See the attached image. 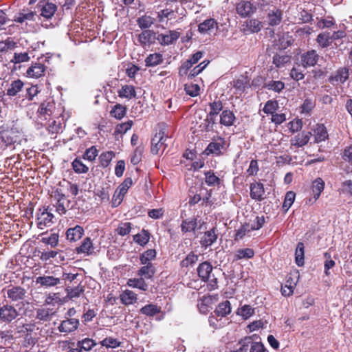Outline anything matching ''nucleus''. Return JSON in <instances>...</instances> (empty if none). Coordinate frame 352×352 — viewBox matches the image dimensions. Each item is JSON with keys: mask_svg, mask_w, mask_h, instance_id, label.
I'll return each instance as SVG.
<instances>
[{"mask_svg": "<svg viewBox=\"0 0 352 352\" xmlns=\"http://www.w3.org/2000/svg\"><path fill=\"white\" fill-rule=\"evenodd\" d=\"M197 227V219L196 217L188 218L181 224L182 231L183 232H190L195 231Z\"/></svg>", "mask_w": 352, "mask_h": 352, "instance_id": "23", "label": "nucleus"}, {"mask_svg": "<svg viewBox=\"0 0 352 352\" xmlns=\"http://www.w3.org/2000/svg\"><path fill=\"white\" fill-rule=\"evenodd\" d=\"M180 36V33L175 30H170L166 34H159L158 41L162 45H170L177 41Z\"/></svg>", "mask_w": 352, "mask_h": 352, "instance_id": "17", "label": "nucleus"}, {"mask_svg": "<svg viewBox=\"0 0 352 352\" xmlns=\"http://www.w3.org/2000/svg\"><path fill=\"white\" fill-rule=\"evenodd\" d=\"M65 291L67 292V297L69 299H72L79 297L80 294L84 292V287L80 285L74 288L67 287Z\"/></svg>", "mask_w": 352, "mask_h": 352, "instance_id": "44", "label": "nucleus"}, {"mask_svg": "<svg viewBox=\"0 0 352 352\" xmlns=\"http://www.w3.org/2000/svg\"><path fill=\"white\" fill-rule=\"evenodd\" d=\"M296 197V194L293 191H288L283 204V208L287 212L293 204Z\"/></svg>", "mask_w": 352, "mask_h": 352, "instance_id": "56", "label": "nucleus"}, {"mask_svg": "<svg viewBox=\"0 0 352 352\" xmlns=\"http://www.w3.org/2000/svg\"><path fill=\"white\" fill-rule=\"evenodd\" d=\"M163 62L162 55L160 53H154L148 55L145 59L146 67H155Z\"/></svg>", "mask_w": 352, "mask_h": 352, "instance_id": "31", "label": "nucleus"}, {"mask_svg": "<svg viewBox=\"0 0 352 352\" xmlns=\"http://www.w3.org/2000/svg\"><path fill=\"white\" fill-rule=\"evenodd\" d=\"M54 197L56 200V204L54 205L56 212L60 214H65L67 208L69 207L70 201L66 199L64 194L61 193L58 190L54 192Z\"/></svg>", "mask_w": 352, "mask_h": 352, "instance_id": "8", "label": "nucleus"}, {"mask_svg": "<svg viewBox=\"0 0 352 352\" xmlns=\"http://www.w3.org/2000/svg\"><path fill=\"white\" fill-rule=\"evenodd\" d=\"M209 61L204 60L201 62L200 64L195 67L189 73L188 78H193L199 74L208 65Z\"/></svg>", "mask_w": 352, "mask_h": 352, "instance_id": "60", "label": "nucleus"}, {"mask_svg": "<svg viewBox=\"0 0 352 352\" xmlns=\"http://www.w3.org/2000/svg\"><path fill=\"white\" fill-rule=\"evenodd\" d=\"M76 250L78 254L83 253L87 255L92 254L94 252V247L91 239L89 237L85 238L81 245L76 248Z\"/></svg>", "mask_w": 352, "mask_h": 352, "instance_id": "20", "label": "nucleus"}, {"mask_svg": "<svg viewBox=\"0 0 352 352\" xmlns=\"http://www.w3.org/2000/svg\"><path fill=\"white\" fill-rule=\"evenodd\" d=\"M142 266L138 271V274L140 276H144V278L148 279L151 278L155 273V268L153 264H142Z\"/></svg>", "mask_w": 352, "mask_h": 352, "instance_id": "32", "label": "nucleus"}, {"mask_svg": "<svg viewBox=\"0 0 352 352\" xmlns=\"http://www.w3.org/2000/svg\"><path fill=\"white\" fill-rule=\"evenodd\" d=\"M317 27L320 29L331 28L336 29V25L335 21L331 17H327L326 19H320L317 22Z\"/></svg>", "mask_w": 352, "mask_h": 352, "instance_id": "49", "label": "nucleus"}, {"mask_svg": "<svg viewBox=\"0 0 352 352\" xmlns=\"http://www.w3.org/2000/svg\"><path fill=\"white\" fill-rule=\"evenodd\" d=\"M45 72L44 65L41 63H35L27 70V75L29 77L39 78L43 75Z\"/></svg>", "mask_w": 352, "mask_h": 352, "instance_id": "25", "label": "nucleus"}, {"mask_svg": "<svg viewBox=\"0 0 352 352\" xmlns=\"http://www.w3.org/2000/svg\"><path fill=\"white\" fill-rule=\"evenodd\" d=\"M140 313L147 316H153L161 311L160 307L153 304H148L140 309Z\"/></svg>", "mask_w": 352, "mask_h": 352, "instance_id": "40", "label": "nucleus"}, {"mask_svg": "<svg viewBox=\"0 0 352 352\" xmlns=\"http://www.w3.org/2000/svg\"><path fill=\"white\" fill-rule=\"evenodd\" d=\"M291 57L288 55L276 54L273 57V63L276 67H283L285 64L290 62Z\"/></svg>", "mask_w": 352, "mask_h": 352, "instance_id": "45", "label": "nucleus"}, {"mask_svg": "<svg viewBox=\"0 0 352 352\" xmlns=\"http://www.w3.org/2000/svg\"><path fill=\"white\" fill-rule=\"evenodd\" d=\"M215 29H217V23L213 19L205 20L198 27L199 32L204 34H210Z\"/></svg>", "mask_w": 352, "mask_h": 352, "instance_id": "15", "label": "nucleus"}, {"mask_svg": "<svg viewBox=\"0 0 352 352\" xmlns=\"http://www.w3.org/2000/svg\"><path fill=\"white\" fill-rule=\"evenodd\" d=\"M149 239L150 233L145 230H142L140 233L133 236V241L141 246H144L147 244Z\"/></svg>", "mask_w": 352, "mask_h": 352, "instance_id": "38", "label": "nucleus"}, {"mask_svg": "<svg viewBox=\"0 0 352 352\" xmlns=\"http://www.w3.org/2000/svg\"><path fill=\"white\" fill-rule=\"evenodd\" d=\"M23 314H25L26 311H19L16 307L12 305H4L0 307V320L6 322L10 323L14 320L19 319V317Z\"/></svg>", "mask_w": 352, "mask_h": 352, "instance_id": "3", "label": "nucleus"}, {"mask_svg": "<svg viewBox=\"0 0 352 352\" xmlns=\"http://www.w3.org/2000/svg\"><path fill=\"white\" fill-rule=\"evenodd\" d=\"M84 234V229L80 226L70 228L66 231V238L70 242L78 241Z\"/></svg>", "mask_w": 352, "mask_h": 352, "instance_id": "16", "label": "nucleus"}, {"mask_svg": "<svg viewBox=\"0 0 352 352\" xmlns=\"http://www.w3.org/2000/svg\"><path fill=\"white\" fill-rule=\"evenodd\" d=\"M41 212L38 214V228L43 229L44 227L50 226L52 223L54 214L48 212L47 209L40 210Z\"/></svg>", "mask_w": 352, "mask_h": 352, "instance_id": "13", "label": "nucleus"}, {"mask_svg": "<svg viewBox=\"0 0 352 352\" xmlns=\"http://www.w3.org/2000/svg\"><path fill=\"white\" fill-rule=\"evenodd\" d=\"M212 271V266L208 261L201 263L197 267L198 276L204 282L209 280Z\"/></svg>", "mask_w": 352, "mask_h": 352, "instance_id": "14", "label": "nucleus"}, {"mask_svg": "<svg viewBox=\"0 0 352 352\" xmlns=\"http://www.w3.org/2000/svg\"><path fill=\"white\" fill-rule=\"evenodd\" d=\"M324 188V182L321 178H317L313 182L312 191L314 198L317 200Z\"/></svg>", "mask_w": 352, "mask_h": 352, "instance_id": "35", "label": "nucleus"}, {"mask_svg": "<svg viewBox=\"0 0 352 352\" xmlns=\"http://www.w3.org/2000/svg\"><path fill=\"white\" fill-rule=\"evenodd\" d=\"M126 108L122 104H118L111 111V115L116 119H122L126 114Z\"/></svg>", "mask_w": 352, "mask_h": 352, "instance_id": "52", "label": "nucleus"}, {"mask_svg": "<svg viewBox=\"0 0 352 352\" xmlns=\"http://www.w3.org/2000/svg\"><path fill=\"white\" fill-rule=\"evenodd\" d=\"M225 139L221 137H217V138L212 139V142L208 145L207 148L204 150V154L206 155H221L223 154V151L225 149Z\"/></svg>", "mask_w": 352, "mask_h": 352, "instance_id": "4", "label": "nucleus"}, {"mask_svg": "<svg viewBox=\"0 0 352 352\" xmlns=\"http://www.w3.org/2000/svg\"><path fill=\"white\" fill-rule=\"evenodd\" d=\"M156 256V252L153 249H150L140 255V260L141 264H152L151 261Z\"/></svg>", "mask_w": 352, "mask_h": 352, "instance_id": "42", "label": "nucleus"}, {"mask_svg": "<svg viewBox=\"0 0 352 352\" xmlns=\"http://www.w3.org/2000/svg\"><path fill=\"white\" fill-rule=\"evenodd\" d=\"M52 314L50 313V309L38 308L36 310V318L40 321H47Z\"/></svg>", "mask_w": 352, "mask_h": 352, "instance_id": "57", "label": "nucleus"}, {"mask_svg": "<svg viewBox=\"0 0 352 352\" xmlns=\"http://www.w3.org/2000/svg\"><path fill=\"white\" fill-rule=\"evenodd\" d=\"M314 133L315 141L316 142L324 141L329 137L327 130L322 124H318L314 129Z\"/></svg>", "mask_w": 352, "mask_h": 352, "instance_id": "21", "label": "nucleus"}, {"mask_svg": "<svg viewBox=\"0 0 352 352\" xmlns=\"http://www.w3.org/2000/svg\"><path fill=\"white\" fill-rule=\"evenodd\" d=\"M79 320L76 318H67L61 322L58 327L60 332L69 333L78 329Z\"/></svg>", "mask_w": 352, "mask_h": 352, "instance_id": "11", "label": "nucleus"}, {"mask_svg": "<svg viewBox=\"0 0 352 352\" xmlns=\"http://www.w3.org/2000/svg\"><path fill=\"white\" fill-rule=\"evenodd\" d=\"M113 156L114 153L113 151L102 153L99 157L101 166L103 167L108 166Z\"/></svg>", "mask_w": 352, "mask_h": 352, "instance_id": "58", "label": "nucleus"}, {"mask_svg": "<svg viewBox=\"0 0 352 352\" xmlns=\"http://www.w3.org/2000/svg\"><path fill=\"white\" fill-rule=\"evenodd\" d=\"M167 141L170 142V139L166 135L165 129L162 127L151 140V153L155 155L162 153L168 145Z\"/></svg>", "mask_w": 352, "mask_h": 352, "instance_id": "2", "label": "nucleus"}, {"mask_svg": "<svg viewBox=\"0 0 352 352\" xmlns=\"http://www.w3.org/2000/svg\"><path fill=\"white\" fill-rule=\"evenodd\" d=\"M36 283L44 288L57 287L61 285V279L53 275H43L36 278Z\"/></svg>", "mask_w": 352, "mask_h": 352, "instance_id": "5", "label": "nucleus"}, {"mask_svg": "<svg viewBox=\"0 0 352 352\" xmlns=\"http://www.w3.org/2000/svg\"><path fill=\"white\" fill-rule=\"evenodd\" d=\"M246 26L252 32H258L263 28L262 22L256 19L247 21Z\"/></svg>", "mask_w": 352, "mask_h": 352, "instance_id": "54", "label": "nucleus"}, {"mask_svg": "<svg viewBox=\"0 0 352 352\" xmlns=\"http://www.w3.org/2000/svg\"><path fill=\"white\" fill-rule=\"evenodd\" d=\"M311 132H302L299 134H298L294 138L295 142L293 143L294 146H296L298 147H301L305 144H307L311 138Z\"/></svg>", "mask_w": 352, "mask_h": 352, "instance_id": "34", "label": "nucleus"}, {"mask_svg": "<svg viewBox=\"0 0 352 352\" xmlns=\"http://www.w3.org/2000/svg\"><path fill=\"white\" fill-rule=\"evenodd\" d=\"M318 59V55L315 50H310L304 53L300 58L301 64L304 67L314 66Z\"/></svg>", "mask_w": 352, "mask_h": 352, "instance_id": "12", "label": "nucleus"}, {"mask_svg": "<svg viewBox=\"0 0 352 352\" xmlns=\"http://www.w3.org/2000/svg\"><path fill=\"white\" fill-rule=\"evenodd\" d=\"M283 19V12L279 8L273 7L268 10L267 21L270 25L276 26L279 25Z\"/></svg>", "mask_w": 352, "mask_h": 352, "instance_id": "10", "label": "nucleus"}, {"mask_svg": "<svg viewBox=\"0 0 352 352\" xmlns=\"http://www.w3.org/2000/svg\"><path fill=\"white\" fill-rule=\"evenodd\" d=\"M16 43L10 38H8L3 41H0V52H3L10 50H13L16 47Z\"/></svg>", "mask_w": 352, "mask_h": 352, "instance_id": "59", "label": "nucleus"}, {"mask_svg": "<svg viewBox=\"0 0 352 352\" xmlns=\"http://www.w3.org/2000/svg\"><path fill=\"white\" fill-rule=\"evenodd\" d=\"M39 6L41 7V15L46 19L52 18L57 9L54 3L50 2H40Z\"/></svg>", "mask_w": 352, "mask_h": 352, "instance_id": "18", "label": "nucleus"}, {"mask_svg": "<svg viewBox=\"0 0 352 352\" xmlns=\"http://www.w3.org/2000/svg\"><path fill=\"white\" fill-rule=\"evenodd\" d=\"M72 168L76 173H86L89 170V168L78 158L73 161Z\"/></svg>", "mask_w": 352, "mask_h": 352, "instance_id": "53", "label": "nucleus"}, {"mask_svg": "<svg viewBox=\"0 0 352 352\" xmlns=\"http://www.w3.org/2000/svg\"><path fill=\"white\" fill-rule=\"evenodd\" d=\"M349 78V69L342 67L338 69L334 76L331 77V81L336 83H344Z\"/></svg>", "mask_w": 352, "mask_h": 352, "instance_id": "27", "label": "nucleus"}, {"mask_svg": "<svg viewBox=\"0 0 352 352\" xmlns=\"http://www.w3.org/2000/svg\"><path fill=\"white\" fill-rule=\"evenodd\" d=\"M254 312V309H252L250 305H244L238 310L237 314L245 319H247L250 318Z\"/></svg>", "mask_w": 352, "mask_h": 352, "instance_id": "64", "label": "nucleus"}, {"mask_svg": "<svg viewBox=\"0 0 352 352\" xmlns=\"http://www.w3.org/2000/svg\"><path fill=\"white\" fill-rule=\"evenodd\" d=\"M251 343H252V336L245 337L239 342L240 347L235 352H248Z\"/></svg>", "mask_w": 352, "mask_h": 352, "instance_id": "51", "label": "nucleus"}, {"mask_svg": "<svg viewBox=\"0 0 352 352\" xmlns=\"http://www.w3.org/2000/svg\"><path fill=\"white\" fill-rule=\"evenodd\" d=\"M133 125V121L132 120H128L126 122H123L121 124H119L116 126L114 134L116 135H122L125 133L127 131H129Z\"/></svg>", "mask_w": 352, "mask_h": 352, "instance_id": "55", "label": "nucleus"}, {"mask_svg": "<svg viewBox=\"0 0 352 352\" xmlns=\"http://www.w3.org/2000/svg\"><path fill=\"white\" fill-rule=\"evenodd\" d=\"M13 336L10 331L0 332V348H6L12 344Z\"/></svg>", "mask_w": 352, "mask_h": 352, "instance_id": "39", "label": "nucleus"}, {"mask_svg": "<svg viewBox=\"0 0 352 352\" xmlns=\"http://www.w3.org/2000/svg\"><path fill=\"white\" fill-rule=\"evenodd\" d=\"M154 19L150 16H142L137 20L138 25L141 29L150 28L154 23Z\"/></svg>", "mask_w": 352, "mask_h": 352, "instance_id": "50", "label": "nucleus"}, {"mask_svg": "<svg viewBox=\"0 0 352 352\" xmlns=\"http://www.w3.org/2000/svg\"><path fill=\"white\" fill-rule=\"evenodd\" d=\"M220 179L214 172L209 170L205 173V182L209 186H216L220 184Z\"/></svg>", "mask_w": 352, "mask_h": 352, "instance_id": "41", "label": "nucleus"}, {"mask_svg": "<svg viewBox=\"0 0 352 352\" xmlns=\"http://www.w3.org/2000/svg\"><path fill=\"white\" fill-rule=\"evenodd\" d=\"M248 85L249 80L246 76H241L240 78L233 81L234 87L240 91H244L245 89Z\"/></svg>", "mask_w": 352, "mask_h": 352, "instance_id": "48", "label": "nucleus"}, {"mask_svg": "<svg viewBox=\"0 0 352 352\" xmlns=\"http://www.w3.org/2000/svg\"><path fill=\"white\" fill-rule=\"evenodd\" d=\"M118 96L122 98L131 99L133 98H135L136 92L135 90V87L132 85H124L122 88L118 91Z\"/></svg>", "mask_w": 352, "mask_h": 352, "instance_id": "26", "label": "nucleus"}, {"mask_svg": "<svg viewBox=\"0 0 352 352\" xmlns=\"http://www.w3.org/2000/svg\"><path fill=\"white\" fill-rule=\"evenodd\" d=\"M120 300L125 305H132L136 302L137 294L133 291L126 289L120 294Z\"/></svg>", "mask_w": 352, "mask_h": 352, "instance_id": "24", "label": "nucleus"}, {"mask_svg": "<svg viewBox=\"0 0 352 352\" xmlns=\"http://www.w3.org/2000/svg\"><path fill=\"white\" fill-rule=\"evenodd\" d=\"M120 344V341L111 337L106 338L100 342V344L107 348H116L119 346Z\"/></svg>", "mask_w": 352, "mask_h": 352, "instance_id": "62", "label": "nucleus"}, {"mask_svg": "<svg viewBox=\"0 0 352 352\" xmlns=\"http://www.w3.org/2000/svg\"><path fill=\"white\" fill-rule=\"evenodd\" d=\"M7 297L11 302H16V307L19 311H26L30 305V302L25 300L27 291L20 286H14L8 288L6 291Z\"/></svg>", "mask_w": 352, "mask_h": 352, "instance_id": "1", "label": "nucleus"}, {"mask_svg": "<svg viewBox=\"0 0 352 352\" xmlns=\"http://www.w3.org/2000/svg\"><path fill=\"white\" fill-rule=\"evenodd\" d=\"M316 41L321 48L329 47L332 43L330 36V32L324 31L320 32L317 36Z\"/></svg>", "mask_w": 352, "mask_h": 352, "instance_id": "22", "label": "nucleus"}, {"mask_svg": "<svg viewBox=\"0 0 352 352\" xmlns=\"http://www.w3.org/2000/svg\"><path fill=\"white\" fill-rule=\"evenodd\" d=\"M14 132L20 133L21 131L16 129V128H12L11 131H6L1 133L0 140L6 146L11 145L16 141V136L13 135Z\"/></svg>", "mask_w": 352, "mask_h": 352, "instance_id": "19", "label": "nucleus"}, {"mask_svg": "<svg viewBox=\"0 0 352 352\" xmlns=\"http://www.w3.org/2000/svg\"><path fill=\"white\" fill-rule=\"evenodd\" d=\"M41 241L50 245L52 248H55L58 243V234L52 233L48 237H43Z\"/></svg>", "mask_w": 352, "mask_h": 352, "instance_id": "63", "label": "nucleus"}, {"mask_svg": "<svg viewBox=\"0 0 352 352\" xmlns=\"http://www.w3.org/2000/svg\"><path fill=\"white\" fill-rule=\"evenodd\" d=\"M231 312V305L228 300H226L219 304L214 313L217 316L224 317Z\"/></svg>", "mask_w": 352, "mask_h": 352, "instance_id": "30", "label": "nucleus"}, {"mask_svg": "<svg viewBox=\"0 0 352 352\" xmlns=\"http://www.w3.org/2000/svg\"><path fill=\"white\" fill-rule=\"evenodd\" d=\"M131 230V224L129 222H122L119 224L116 229L117 233L120 236H125L130 233Z\"/></svg>", "mask_w": 352, "mask_h": 352, "instance_id": "61", "label": "nucleus"}, {"mask_svg": "<svg viewBox=\"0 0 352 352\" xmlns=\"http://www.w3.org/2000/svg\"><path fill=\"white\" fill-rule=\"evenodd\" d=\"M296 263L298 266H302L304 265V245L300 242L298 243L296 250Z\"/></svg>", "mask_w": 352, "mask_h": 352, "instance_id": "47", "label": "nucleus"}, {"mask_svg": "<svg viewBox=\"0 0 352 352\" xmlns=\"http://www.w3.org/2000/svg\"><path fill=\"white\" fill-rule=\"evenodd\" d=\"M254 256V251L252 248L239 249L234 255L235 261L251 258Z\"/></svg>", "mask_w": 352, "mask_h": 352, "instance_id": "29", "label": "nucleus"}, {"mask_svg": "<svg viewBox=\"0 0 352 352\" xmlns=\"http://www.w3.org/2000/svg\"><path fill=\"white\" fill-rule=\"evenodd\" d=\"M64 301L60 298L58 293L48 294L45 300V303L48 305H63Z\"/></svg>", "mask_w": 352, "mask_h": 352, "instance_id": "43", "label": "nucleus"}, {"mask_svg": "<svg viewBox=\"0 0 352 352\" xmlns=\"http://www.w3.org/2000/svg\"><path fill=\"white\" fill-rule=\"evenodd\" d=\"M250 195L252 199L261 201L265 199V189L263 184L261 182H255L250 186Z\"/></svg>", "mask_w": 352, "mask_h": 352, "instance_id": "9", "label": "nucleus"}, {"mask_svg": "<svg viewBox=\"0 0 352 352\" xmlns=\"http://www.w3.org/2000/svg\"><path fill=\"white\" fill-rule=\"evenodd\" d=\"M127 285L131 287L138 288L142 291H146L148 289V285L143 278H130L127 281Z\"/></svg>", "mask_w": 352, "mask_h": 352, "instance_id": "36", "label": "nucleus"}, {"mask_svg": "<svg viewBox=\"0 0 352 352\" xmlns=\"http://www.w3.org/2000/svg\"><path fill=\"white\" fill-rule=\"evenodd\" d=\"M234 120L235 116L234 113L230 110L223 111L220 116V123L227 126L232 125Z\"/></svg>", "mask_w": 352, "mask_h": 352, "instance_id": "33", "label": "nucleus"}, {"mask_svg": "<svg viewBox=\"0 0 352 352\" xmlns=\"http://www.w3.org/2000/svg\"><path fill=\"white\" fill-rule=\"evenodd\" d=\"M156 40L158 41V36H157V33L151 30H144L138 35V38L140 45L143 47H150L155 43Z\"/></svg>", "mask_w": 352, "mask_h": 352, "instance_id": "6", "label": "nucleus"}, {"mask_svg": "<svg viewBox=\"0 0 352 352\" xmlns=\"http://www.w3.org/2000/svg\"><path fill=\"white\" fill-rule=\"evenodd\" d=\"M96 345V343L94 342V340L90 338L82 339L79 340L76 344V346L81 349V351L84 350L86 351H90Z\"/></svg>", "mask_w": 352, "mask_h": 352, "instance_id": "46", "label": "nucleus"}, {"mask_svg": "<svg viewBox=\"0 0 352 352\" xmlns=\"http://www.w3.org/2000/svg\"><path fill=\"white\" fill-rule=\"evenodd\" d=\"M23 87V82L21 80L12 81L7 89V95L9 96H15L21 91Z\"/></svg>", "mask_w": 352, "mask_h": 352, "instance_id": "37", "label": "nucleus"}, {"mask_svg": "<svg viewBox=\"0 0 352 352\" xmlns=\"http://www.w3.org/2000/svg\"><path fill=\"white\" fill-rule=\"evenodd\" d=\"M217 239V234H216L215 229L212 228L205 232L201 243L202 245L208 247L212 245L216 241Z\"/></svg>", "mask_w": 352, "mask_h": 352, "instance_id": "28", "label": "nucleus"}, {"mask_svg": "<svg viewBox=\"0 0 352 352\" xmlns=\"http://www.w3.org/2000/svg\"><path fill=\"white\" fill-rule=\"evenodd\" d=\"M236 10L241 16L247 17L256 12V6L250 1H241L236 4Z\"/></svg>", "mask_w": 352, "mask_h": 352, "instance_id": "7", "label": "nucleus"}]
</instances>
